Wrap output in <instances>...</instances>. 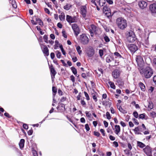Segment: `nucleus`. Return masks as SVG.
Here are the masks:
<instances>
[{
	"instance_id": "obj_64",
	"label": "nucleus",
	"mask_w": 156,
	"mask_h": 156,
	"mask_svg": "<svg viewBox=\"0 0 156 156\" xmlns=\"http://www.w3.org/2000/svg\"><path fill=\"white\" fill-rule=\"evenodd\" d=\"M85 114L86 115V116L88 117H90L91 115V114L88 111H86Z\"/></svg>"
},
{
	"instance_id": "obj_30",
	"label": "nucleus",
	"mask_w": 156,
	"mask_h": 156,
	"mask_svg": "<svg viewBox=\"0 0 156 156\" xmlns=\"http://www.w3.org/2000/svg\"><path fill=\"white\" fill-rule=\"evenodd\" d=\"M133 130L136 134H141V133L139 132V129L138 127H136Z\"/></svg>"
},
{
	"instance_id": "obj_13",
	"label": "nucleus",
	"mask_w": 156,
	"mask_h": 156,
	"mask_svg": "<svg viewBox=\"0 0 156 156\" xmlns=\"http://www.w3.org/2000/svg\"><path fill=\"white\" fill-rule=\"evenodd\" d=\"M143 151L147 155L152 153L151 149L148 145H147L144 148H143Z\"/></svg>"
},
{
	"instance_id": "obj_2",
	"label": "nucleus",
	"mask_w": 156,
	"mask_h": 156,
	"mask_svg": "<svg viewBox=\"0 0 156 156\" xmlns=\"http://www.w3.org/2000/svg\"><path fill=\"white\" fill-rule=\"evenodd\" d=\"M116 23L118 27L122 30L125 29L127 27L126 20L122 17H119L117 19Z\"/></svg>"
},
{
	"instance_id": "obj_59",
	"label": "nucleus",
	"mask_w": 156,
	"mask_h": 156,
	"mask_svg": "<svg viewBox=\"0 0 156 156\" xmlns=\"http://www.w3.org/2000/svg\"><path fill=\"white\" fill-rule=\"evenodd\" d=\"M4 115L9 118H11L12 116H10L9 114L7 112H5L4 114Z\"/></svg>"
},
{
	"instance_id": "obj_46",
	"label": "nucleus",
	"mask_w": 156,
	"mask_h": 156,
	"mask_svg": "<svg viewBox=\"0 0 156 156\" xmlns=\"http://www.w3.org/2000/svg\"><path fill=\"white\" fill-rule=\"evenodd\" d=\"M52 91L53 93H56L57 92V89L56 87L54 86L52 87Z\"/></svg>"
},
{
	"instance_id": "obj_63",
	"label": "nucleus",
	"mask_w": 156,
	"mask_h": 156,
	"mask_svg": "<svg viewBox=\"0 0 156 156\" xmlns=\"http://www.w3.org/2000/svg\"><path fill=\"white\" fill-rule=\"evenodd\" d=\"M44 11L45 12L47 13L48 14H50V12L48 8H45L44 9Z\"/></svg>"
},
{
	"instance_id": "obj_25",
	"label": "nucleus",
	"mask_w": 156,
	"mask_h": 156,
	"mask_svg": "<svg viewBox=\"0 0 156 156\" xmlns=\"http://www.w3.org/2000/svg\"><path fill=\"white\" fill-rule=\"evenodd\" d=\"M71 70L73 73L77 76V71L76 69L74 66H72L71 68Z\"/></svg>"
},
{
	"instance_id": "obj_52",
	"label": "nucleus",
	"mask_w": 156,
	"mask_h": 156,
	"mask_svg": "<svg viewBox=\"0 0 156 156\" xmlns=\"http://www.w3.org/2000/svg\"><path fill=\"white\" fill-rule=\"evenodd\" d=\"M33 133V130L31 128V129H30L28 131L27 133H28V135L30 136V135H32Z\"/></svg>"
},
{
	"instance_id": "obj_19",
	"label": "nucleus",
	"mask_w": 156,
	"mask_h": 156,
	"mask_svg": "<svg viewBox=\"0 0 156 156\" xmlns=\"http://www.w3.org/2000/svg\"><path fill=\"white\" fill-rule=\"evenodd\" d=\"M25 140L24 139H22L20 140L19 144L20 148H23L24 147Z\"/></svg>"
},
{
	"instance_id": "obj_48",
	"label": "nucleus",
	"mask_w": 156,
	"mask_h": 156,
	"mask_svg": "<svg viewBox=\"0 0 156 156\" xmlns=\"http://www.w3.org/2000/svg\"><path fill=\"white\" fill-rule=\"evenodd\" d=\"M32 153L34 156H38V154L36 151L35 150H33Z\"/></svg>"
},
{
	"instance_id": "obj_6",
	"label": "nucleus",
	"mask_w": 156,
	"mask_h": 156,
	"mask_svg": "<svg viewBox=\"0 0 156 156\" xmlns=\"http://www.w3.org/2000/svg\"><path fill=\"white\" fill-rule=\"evenodd\" d=\"M127 48L132 54L134 53L138 50L137 46L135 44H130L127 46Z\"/></svg>"
},
{
	"instance_id": "obj_12",
	"label": "nucleus",
	"mask_w": 156,
	"mask_h": 156,
	"mask_svg": "<svg viewBox=\"0 0 156 156\" xmlns=\"http://www.w3.org/2000/svg\"><path fill=\"white\" fill-rule=\"evenodd\" d=\"M149 9L152 14H156V2L151 4Z\"/></svg>"
},
{
	"instance_id": "obj_55",
	"label": "nucleus",
	"mask_w": 156,
	"mask_h": 156,
	"mask_svg": "<svg viewBox=\"0 0 156 156\" xmlns=\"http://www.w3.org/2000/svg\"><path fill=\"white\" fill-rule=\"evenodd\" d=\"M66 109L65 108V106H64V108H60V110L58 111V112H62L66 110Z\"/></svg>"
},
{
	"instance_id": "obj_51",
	"label": "nucleus",
	"mask_w": 156,
	"mask_h": 156,
	"mask_svg": "<svg viewBox=\"0 0 156 156\" xmlns=\"http://www.w3.org/2000/svg\"><path fill=\"white\" fill-rule=\"evenodd\" d=\"M85 128L87 131H89L90 129V128L88 124L85 125Z\"/></svg>"
},
{
	"instance_id": "obj_62",
	"label": "nucleus",
	"mask_w": 156,
	"mask_h": 156,
	"mask_svg": "<svg viewBox=\"0 0 156 156\" xmlns=\"http://www.w3.org/2000/svg\"><path fill=\"white\" fill-rule=\"evenodd\" d=\"M60 61L62 62V63L63 64V66H65V67H67V64L65 62H64V60H60Z\"/></svg>"
},
{
	"instance_id": "obj_4",
	"label": "nucleus",
	"mask_w": 156,
	"mask_h": 156,
	"mask_svg": "<svg viewBox=\"0 0 156 156\" xmlns=\"http://www.w3.org/2000/svg\"><path fill=\"white\" fill-rule=\"evenodd\" d=\"M80 40L81 43L84 45L87 44L89 42V39L85 34L80 35Z\"/></svg>"
},
{
	"instance_id": "obj_36",
	"label": "nucleus",
	"mask_w": 156,
	"mask_h": 156,
	"mask_svg": "<svg viewBox=\"0 0 156 156\" xmlns=\"http://www.w3.org/2000/svg\"><path fill=\"white\" fill-rule=\"evenodd\" d=\"M148 108L150 109H152L153 108V104L152 102L151 101L149 102Z\"/></svg>"
},
{
	"instance_id": "obj_53",
	"label": "nucleus",
	"mask_w": 156,
	"mask_h": 156,
	"mask_svg": "<svg viewBox=\"0 0 156 156\" xmlns=\"http://www.w3.org/2000/svg\"><path fill=\"white\" fill-rule=\"evenodd\" d=\"M23 127L24 129H28V125L25 123H23Z\"/></svg>"
},
{
	"instance_id": "obj_32",
	"label": "nucleus",
	"mask_w": 156,
	"mask_h": 156,
	"mask_svg": "<svg viewBox=\"0 0 156 156\" xmlns=\"http://www.w3.org/2000/svg\"><path fill=\"white\" fill-rule=\"evenodd\" d=\"M55 44L54 46V49H57L58 47V45H59V44H60L59 43V42L57 40H56L55 41Z\"/></svg>"
},
{
	"instance_id": "obj_43",
	"label": "nucleus",
	"mask_w": 156,
	"mask_h": 156,
	"mask_svg": "<svg viewBox=\"0 0 156 156\" xmlns=\"http://www.w3.org/2000/svg\"><path fill=\"white\" fill-rule=\"evenodd\" d=\"M133 116L136 118H137L138 117V114L136 111L134 112L133 113Z\"/></svg>"
},
{
	"instance_id": "obj_17",
	"label": "nucleus",
	"mask_w": 156,
	"mask_h": 156,
	"mask_svg": "<svg viewBox=\"0 0 156 156\" xmlns=\"http://www.w3.org/2000/svg\"><path fill=\"white\" fill-rule=\"evenodd\" d=\"M44 48L42 50L43 52L45 55L48 56L49 55V50L46 46L44 45Z\"/></svg>"
},
{
	"instance_id": "obj_33",
	"label": "nucleus",
	"mask_w": 156,
	"mask_h": 156,
	"mask_svg": "<svg viewBox=\"0 0 156 156\" xmlns=\"http://www.w3.org/2000/svg\"><path fill=\"white\" fill-rule=\"evenodd\" d=\"M104 13H105L107 17L108 18L111 17L112 16V15H111V11H110V12H107Z\"/></svg>"
},
{
	"instance_id": "obj_58",
	"label": "nucleus",
	"mask_w": 156,
	"mask_h": 156,
	"mask_svg": "<svg viewBox=\"0 0 156 156\" xmlns=\"http://www.w3.org/2000/svg\"><path fill=\"white\" fill-rule=\"evenodd\" d=\"M81 104L84 107L85 105L86 104L85 102L83 100L81 99Z\"/></svg>"
},
{
	"instance_id": "obj_27",
	"label": "nucleus",
	"mask_w": 156,
	"mask_h": 156,
	"mask_svg": "<svg viewBox=\"0 0 156 156\" xmlns=\"http://www.w3.org/2000/svg\"><path fill=\"white\" fill-rule=\"evenodd\" d=\"M72 5L69 4H67L66 5L64 6V9L66 10H68L72 7Z\"/></svg>"
},
{
	"instance_id": "obj_54",
	"label": "nucleus",
	"mask_w": 156,
	"mask_h": 156,
	"mask_svg": "<svg viewBox=\"0 0 156 156\" xmlns=\"http://www.w3.org/2000/svg\"><path fill=\"white\" fill-rule=\"evenodd\" d=\"M94 135L97 136L98 137H99L100 136V133L99 132H98L94 131Z\"/></svg>"
},
{
	"instance_id": "obj_31",
	"label": "nucleus",
	"mask_w": 156,
	"mask_h": 156,
	"mask_svg": "<svg viewBox=\"0 0 156 156\" xmlns=\"http://www.w3.org/2000/svg\"><path fill=\"white\" fill-rule=\"evenodd\" d=\"M90 28H91L89 29V31L91 30L92 31H96V27L94 25H91L90 26Z\"/></svg>"
},
{
	"instance_id": "obj_21",
	"label": "nucleus",
	"mask_w": 156,
	"mask_h": 156,
	"mask_svg": "<svg viewBox=\"0 0 156 156\" xmlns=\"http://www.w3.org/2000/svg\"><path fill=\"white\" fill-rule=\"evenodd\" d=\"M115 133L118 134L120 131V128L119 126L118 125H115Z\"/></svg>"
},
{
	"instance_id": "obj_28",
	"label": "nucleus",
	"mask_w": 156,
	"mask_h": 156,
	"mask_svg": "<svg viewBox=\"0 0 156 156\" xmlns=\"http://www.w3.org/2000/svg\"><path fill=\"white\" fill-rule=\"evenodd\" d=\"M111 104V103L109 102V101H104L102 102L103 105L105 106H107L108 105H109V107H110Z\"/></svg>"
},
{
	"instance_id": "obj_47",
	"label": "nucleus",
	"mask_w": 156,
	"mask_h": 156,
	"mask_svg": "<svg viewBox=\"0 0 156 156\" xmlns=\"http://www.w3.org/2000/svg\"><path fill=\"white\" fill-rule=\"evenodd\" d=\"M84 93L87 100H90V98L88 94L85 91H84Z\"/></svg>"
},
{
	"instance_id": "obj_37",
	"label": "nucleus",
	"mask_w": 156,
	"mask_h": 156,
	"mask_svg": "<svg viewBox=\"0 0 156 156\" xmlns=\"http://www.w3.org/2000/svg\"><path fill=\"white\" fill-rule=\"evenodd\" d=\"M76 49L78 54L80 55L81 54L82 52V51L80 50V47L79 46H78L76 47Z\"/></svg>"
},
{
	"instance_id": "obj_45",
	"label": "nucleus",
	"mask_w": 156,
	"mask_h": 156,
	"mask_svg": "<svg viewBox=\"0 0 156 156\" xmlns=\"http://www.w3.org/2000/svg\"><path fill=\"white\" fill-rule=\"evenodd\" d=\"M103 51L102 49H100L99 51V54L101 57H102L103 55Z\"/></svg>"
},
{
	"instance_id": "obj_3",
	"label": "nucleus",
	"mask_w": 156,
	"mask_h": 156,
	"mask_svg": "<svg viewBox=\"0 0 156 156\" xmlns=\"http://www.w3.org/2000/svg\"><path fill=\"white\" fill-rule=\"evenodd\" d=\"M127 39L128 41L130 43H133L137 38L135 36L134 33L133 32H128L127 37Z\"/></svg>"
},
{
	"instance_id": "obj_61",
	"label": "nucleus",
	"mask_w": 156,
	"mask_h": 156,
	"mask_svg": "<svg viewBox=\"0 0 156 156\" xmlns=\"http://www.w3.org/2000/svg\"><path fill=\"white\" fill-rule=\"evenodd\" d=\"M109 138L110 140H111L113 141L115 140V137H114V136H112V135H110L109 136Z\"/></svg>"
},
{
	"instance_id": "obj_7",
	"label": "nucleus",
	"mask_w": 156,
	"mask_h": 156,
	"mask_svg": "<svg viewBox=\"0 0 156 156\" xmlns=\"http://www.w3.org/2000/svg\"><path fill=\"white\" fill-rule=\"evenodd\" d=\"M136 61L138 66L140 68H142L144 64V61L143 58L140 56H138L136 58Z\"/></svg>"
},
{
	"instance_id": "obj_40",
	"label": "nucleus",
	"mask_w": 156,
	"mask_h": 156,
	"mask_svg": "<svg viewBox=\"0 0 156 156\" xmlns=\"http://www.w3.org/2000/svg\"><path fill=\"white\" fill-rule=\"evenodd\" d=\"M114 54L115 56H116L118 58H122L121 55L117 52H115L114 53Z\"/></svg>"
},
{
	"instance_id": "obj_24",
	"label": "nucleus",
	"mask_w": 156,
	"mask_h": 156,
	"mask_svg": "<svg viewBox=\"0 0 156 156\" xmlns=\"http://www.w3.org/2000/svg\"><path fill=\"white\" fill-rule=\"evenodd\" d=\"M65 13L64 12H62L59 16L60 20L62 21H63L65 20Z\"/></svg>"
},
{
	"instance_id": "obj_23",
	"label": "nucleus",
	"mask_w": 156,
	"mask_h": 156,
	"mask_svg": "<svg viewBox=\"0 0 156 156\" xmlns=\"http://www.w3.org/2000/svg\"><path fill=\"white\" fill-rule=\"evenodd\" d=\"M110 9L109 7L107 5H106L104 6L103 7V12H110Z\"/></svg>"
},
{
	"instance_id": "obj_49",
	"label": "nucleus",
	"mask_w": 156,
	"mask_h": 156,
	"mask_svg": "<svg viewBox=\"0 0 156 156\" xmlns=\"http://www.w3.org/2000/svg\"><path fill=\"white\" fill-rule=\"evenodd\" d=\"M104 40H105V42H108L110 41V39L108 37V36H105V37H104Z\"/></svg>"
},
{
	"instance_id": "obj_29",
	"label": "nucleus",
	"mask_w": 156,
	"mask_h": 156,
	"mask_svg": "<svg viewBox=\"0 0 156 156\" xmlns=\"http://www.w3.org/2000/svg\"><path fill=\"white\" fill-rule=\"evenodd\" d=\"M108 83L110 85V87L112 88L113 89H115V86L113 82L110 81L108 82Z\"/></svg>"
},
{
	"instance_id": "obj_8",
	"label": "nucleus",
	"mask_w": 156,
	"mask_h": 156,
	"mask_svg": "<svg viewBox=\"0 0 156 156\" xmlns=\"http://www.w3.org/2000/svg\"><path fill=\"white\" fill-rule=\"evenodd\" d=\"M95 53V50L94 48L90 46L88 48L87 52V56L89 57H91L93 56Z\"/></svg>"
},
{
	"instance_id": "obj_56",
	"label": "nucleus",
	"mask_w": 156,
	"mask_h": 156,
	"mask_svg": "<svg viewBox=\"0 0 156 156\" xmlns=\"http://www.w3.org/2000/svg\"><path fill=\"white\" fill-rule=\"evenodd\" d=\"M100 132L102 134L103 136H105V130L102 129H100Z\"/></svg>"
},
{
	"instance_id": "obj_16",
	"label": "nucleus",
	"mask_w": 156,
	"mask_h": 156,
	"mask_svg": "<svg viewBox=\"0 0 156 156\" xmlns=\"http://www.w3.org/2000/svg\"><path fill=\"white\" fill-rule=\"evenodd\" d=\"M117 82L118 83L119 86V88H122L123 87L124 85V81L122 79H118L117 80Z\"/></svg>"
},
{
	"instance_id": "obj_34",
	"label": "nucleus",
	"mask_w": 156,
	"mask_h": 156,
	"mask_svg": "<svg viewBox=\"0 0 156 156\" xmlns=\"http://www.w3.org/2000/svg\"><path fill=\"white\" fill-rule=\"evenodd\" d=\"M105 0H99V3L100 5L103 6L105 3Z\"/></svg>"
},
{
	"instance_id": "obj_38",
	"label": "nucleus",
	"mask_w": 156,
	"mask_h": 156,
	"mask_svg": "<svg viewBox=\"0 0 156 156\" xmlns=\"http://www.w3.org/2000/svg\"><path fill=\"white\" fill-rule=\"evenodd\" d=\"M145 113H143L140 114L139 116V118L140 119H144L145 118Z\"/></svg>"
},
{
	"instance_id": "obj_20",
	"label": "nucleus",
	"mask_w": 156,
	"mask_h": 156,
	"mask_svg": "<svg viewBox=\"0 0 156 156\" xmlns=\"http://www.w3.org/2000/svg\"><path fill=\"white\" fill-rule=\"evenodd\" d=\"M137 146L139 147L140 148H143L146 147L145 145L141 142L137 141Z\"/></svg>"
},
{
	"instance_id": "obj_14",
	"label": "nucleus",
	"mask_w": 156,
	"mask_h": 156,
	"mask_svg": "<svg viewBox=\"0 0 156 156\" xmlns=\"http://www.w3.org/2000/svg\"><path fill=\"white\" fill-rule=\"evenodd\" d=\"M120 75L119 71L118 70H114L112 72V76L115 79L119 77Z\"/></svg>"
},
{
	"instance_id": "obj_15",
	"label": "nucleus",
	"mask_w": 156,
	"mask_h": 156,
	"mask_svg": "<svg viewBox=\"0 0 156 156\" xmlns=\"http://www.w3.org/2000/svg\"><path fill=\"white\" fill-rule=\"evenodd\" d=\"M49 69L50 70V73L51 75L55 76L57 73L56 71L55 70V69L52 65H51V66H49Z\"/></svg>"
},
{
	"instance_id": "obj_57",
	"label": "nucleus",
	"mask_w": 156,
	"mask_h": 156,
	"mask_svg": "<svg viewBox=\"0 0 156 156\" xmlns=\"http://www.w3.org/2000/svg\"><path fill=\"white\" fill-rule=\"evenodd\" d=\"M62 36L66 38L67 37V36L66 35V33L65 31L64 30H63L62 31Z\"/></svg>"
},
{
	"instance_id": "obj_44",
	"label": "nucleus",
	"mask_w": 156,
	"mask_h": 156,
	"mask_svg": "<svg viewBox=\"0 0 156 156\" xmlns=\"http://www.w3.org/2000/svg\"><path fill=\"white\" fill-rule=\"evenodd\" d=\"M89 73H87V75L85 73H82L81 74V76L82 77L86 79L87 77V76H88L89 75Z\"/></svg>"
},
{
	"instance_id": "obj_10",
	"label": "nucleus",
	"mask_w": 156,
	"mask_h": 156,
	"mask_svg": "<svg viewBox=\"0 0 156 156\" xmlns=\"http://www.w3.org/2000/svg\"><path fill=\"white\" fill-rule=\"evenodd\" d=\"M80 13L82 15L83 17H86L87 12V7L86 5H82L80 8Z\"/></svg>"
},
{
	"instance_id": "obj_42",
	"label": "nucleus",
	"mask_w": 156,
	"mask_h": 156,
	"mask_svg": "<svg viewBox=\"0 0 156 156\" xmlns=\"http://www.w3.org/2000/svg\"><path fill=\"white\" fill-rule=\"evenodd\" d=\"M106 115L107 118L108 120H109L111 119L110 114L108 112H106Z\"/></svg>"
},
{
	"instance_id": "obj_50",
	"label": "nucleus",
	"mask_w": 156,
	"mask_h": 156,
	"mask_svg": "<svg viewBox=\"0 0 156 156\" xmlns=\"http://www.w3.org/2000/svg\"><path fill=\"white\" fill-rule=\"evenodd\" d=\"M70 80L73 83H74L75 81V77L73 75H71L70 76Z\"/></svg>"
},
{
	"instance_id": "obj_39",
	"label": "nucleus",
	"mask_w": 156,
	"mask_h": 156,
	"mask_svg": "<svg viewBox=\"0 0 156 156\" xmlns=\"http://www.w3.org/2000/svg\"><path fill=\"white\" fill-rule=\"evenodd\" d=\"M12 5L14 8H16L17 7V6L16 4L15 1V0H12Z\"/></svg>"
},
{
	"instance_id": "obj_18",
	"label": "nucleus",
	"mask_w": 156,
	"mask_h": 156,
	"mask_svg": "<svg viewBox=\"0 0 156 156\" xmlns=\"http://www.w3.org/2000/svg\"><path fill=\"white\" fill-rule=\"evenodd\" d=\"M117 106L118 109L121 112H122V113L123 114H124L127 113V111L126 110L123 109L122 108L121 106L117 104Z\"/></svg>"
},
{
	"instance_id": "obj_41",
	"label": "nucleus",
	"mask_w": 156,
	"mask_h": 156,
	"mask_svg": "<svg viewBox=\"0 0 156 156\" xmlns=\"http://www.w3.org/2000/svg\"><path fill=\"white\" fill-rule=\"evenodd\" d=\"M43 39L44 40V41L46 43H48V35H44L43 37Z\"/></svg>"
},
{
	"instance_id": "obj_11",
	"label": "nucleus",
	"mask_w": 156,
	"mask_h": 156,
	"mask_svg": "<svg viewBox=\"0 0 156 156\" xmlns=\"http://www.w3.org/2000/svg\"><path fill=\"white\" fill-rule=\"evenodd\" d=\"M147 5V3L144 1H140L138 2V5L140 8L142 9L146 8Z\"/></svg>"
},
{
	"instance_id": "obj_22",
	"label": "nucleus",
	"mask_w": 156,
	"mask_h": 156,
	"mask_svg": "<svg viewBox=\"0 0 156 156\" xmlns=\"http://www.w3.org/2000/svg\"><path fill=\"white\" fill-rule=\"evenodd\" d=\"M139 85L142 91H144L145 90V86L143 83L140 82L139 83Z\"/></svg>"
},
{
	"instance_id": "obj_5",
	"label": "nucleus",
	"mask_w": 156,
	"mask_h": 156,
	"mask_svg": "<svg viewBox=\"0 0 156 156\" xmlns=\"http://www.w3.org/2000/svg\"><path fill=\"white\" fill-rule=\"evenodd\" d=\"M72 27L75 36L77 37L80 33V30L79 27L77 24L74 23L72 25Z\"/></svg>"
},
{
	"instance_id": "obj_26",
	"label": "nucleus",
	"mask_w": 156,
	"mask_h": 156,
	"mask_svg": "<svg viewBox=\"0 0 156 156\" xmlns=\"http://www.w3.org/2000/svg\"><path fill=\"white\" fill-rule=\"evenodd\" d=\"M36 21H37L39 23V24L41 26H43V23L41 20L40 19V18L38 17H37L36 18Z\"/></svg>"
},
{
	"instance_id": "obj_1",
	"label": "nucleus",
	"mask_w": 156,
	"mask_h": 156,
	"mask_svg": "<svg viewBox=\"0 0 156 156\" xmlns=\"http://www.w3.org/2000/svg\"><path fill=\"white\" fill-rule=\"evenodd\" d=\"M140 74L147 79L150 78L153 74V69L149 66H147L144 69H141L140 71Z\"/></svg>"
},
{
	"instance_id": "obj_9",
	"label": "nucleus",
	"mask_w": 156,
	"mask_h": 156,
	"mask_svg": "<svg viewBox=\"0 0 156 156\" xmlns=\"http://www.w3.org/2000/svg\"><path fill=\"white\" fill-rule=\"evenodd\" d=\"M76 16L72 17L69 15L66 16V20L69 23L75 22L76 21Z\"/></svg>"
},
{
	"instance_id": "obj_35",
	"label": "nucleus",
	"mask_w": 156,
	"mask_h": 156,
	"mask_svg": "<svg viewBox=\"0 0 156 156\" xmlns=\"http://www.w3.org/2000/svg\"><path fill=\"white\" fill-rule=\"evenodd\" d=\"M56 57L57 58H59L61 56V52L58 51H55Z\"/></svg>"
},
{
	"instance_id": "obj_60",
	"label": "nucleus",
	"mask_w": 156,
	"mask_h": 156,
	"mask_svg": "<svg viewBox=\"0 0 156 156\" xmlns=\"http://www.w3.org/2000/svg\"><path fill=\"white\" fill-rule=\"evenodd\" d=\"M66 97H63L61 98L60 101L61 102H63L66 100Z\"/></svg>"
}]
</instances>
